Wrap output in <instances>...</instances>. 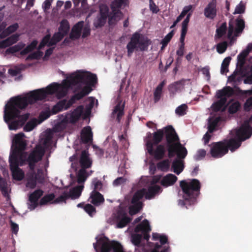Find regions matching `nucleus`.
I'll list each match as a JSON object with an SVG mask.
<instances>
[{
    "mask_svg": "<svg viewBox=\"0 0 252 252\" xmlns=\"http://www.w3.org/2000/svg\"><path fill=\"white\" fill-rule=\"evenodd\" d=\"M67 93L60 84L54 83L45 89L35 90L30 92L25 96L20 95L10 98L4 109L3 119L10 130H16L22 126L29 118L30 114L21 115V110L29 104L45 99L48 94H56L59 98L64 97Z\"/></svg>",
    "mask_w": 252,
    "mask_h": 252,
    "instance_id": "1",
    "label": "nucleus"
},
{
    "mask_svg": "<svg viewBox=\"0 0 252 252\" xmlns=\"http://www.w3.org/2000/svg\"><path fill=\"white\" fill-rule=\"evenodd\" d=\"M163 137L165 139L168 157L169 158H173L175 155L180 158H186L188 151L181 143L178 134L171 125L158 129L153 133L152 139L148 140L146 143L151 142L152 146L160 144Z\"/></svg>",
    "mask_w": 252,
    "mask_h": 252,
    "instance_id": "2",
    "label": "nucleus"
},
{
    "mask_svg": "<svg viewBox=\"0 0 252 252\" xmlns=\"http://www.w3.org/2000/svg\"><path fill=\"white\" fill-rule=\"evenodd\" d=\"M180 186L183 192V200L178 201L179 205L181 207L191 205L196 202V198L200 194V183L198 180L193 179L189 181L182 180L180 182Z\"/></svg>",
    "mask_w": 252,
    "mask_h": 252,
    "instance_id": "3",
    "label": "nucleus"
},
{
    "mask_svg": "<svg viewBox=\"0 0 252 252\" xmlns=\"http://www.w3.org/2000/svg\"><path fill=\"white\" fill-rule=\"evenodd\" d=\"M234 137L224 139L227 147L231 152L235 151L241 145L242 142L251 137L252 135V127L248 122L244 123L241 126L233 131Z\"/></svg>",
    "mask_w": 252,
    "mask_h": 252,
    "instance_id": "4",
    "label": "nucleus"
},
{
    "mask_svg": "<svg viewBox=\"0 0 252 252\" xmlns=\"http://www.w3.org/2000/svg\"><path fill=\"white\" fill-rule=\"evenodd\" d=\"M151 231V228L149 224V221L145 219L140 224H138L134 229L136 233L141 232L142 234H132L131 236V241L132 243L136 247L134 252H141L142 248H145L144 245H141V242L142 238L147 241H149L150 237L149 233Z\"/></svg>",
    "mask_w": 252,
    "mask_h": 252,
    "instance_id": "5",
    "label": "nucleus"
},
{
    "mask_svg": "<svg viewBox=\"0 0 252 252\" xmlns=\"http://www.w3.org/2000/svg\"><path fill=\"white\" fill-rule=\"evenodd\" d=\"M150 44V41L148 38L143 36L141 37L140 33H134L132 34L126 47L127 56L130 57L134 51H146Z\"/></svg>",
    "mask_w": 252,
    "mask_h": 252,
    "instance_id": "6",
    "label": "nucleus"
},
{
    "mask_svg": "<svg viewBox=\"0 0 252 252\" xmlns=\"http://www.w3.org/2000/svg\"><path fill=\"white\" fill-rule=\"evenodd\" d=\"M24 136L25 135L23 133H19L14 136L9 158L15 159L16 153L19 151H25L27 143L26 140L23 139Z\"/></svg>",
    "mask_w": 252,
    "mask_h": 252,
    "instance_id": "7",
    "label": "nucleus"
},
{
    "mask_svg": "<svg viewBox=\"0 0 252 252\" xmlns=\"http://www.w3.org/2000/svg\"><path fill=\"white\" fill-rule=\"evenodd\" d=\"M75 74L78 84L81 83L90 87L97 82L96 75L90 72L78 71Z\"/></svg>",
    "mask_w": 252,
    "mask_h": 252,
    "instance_id": "8",
    "label": "nucleus"
},
{
    "mask_svg": "<svg viewBox=\"0 0 252 252\" xmlns=\"http://www.w3.org/2000/svg\"><path fill=\"white\" fill-rule=\"evenodd\" d=\"M147 149L148 153L153 157L156 160H159L164 158L165 155L167 148L165 144H158L156 145V148L151 142L146 144Z\"/></svg>",
    "mask_w": 252,
    "mask_h": 252,
    "instance_id": "9",
    "label": "nucleus"
},
{
    "mask_svg": "<svg viewBox=\"0 0 252 252\" xmlns=\"http://www.w3.org/2000/svg\"><path fill=\"white\" fill-rule=\"evenodd\" d=\"M211 156L216 158H220L228 153L224 140L213 142L210 151Z\"/></svg>",
    "mask_w": 252,
    "mask_h": 252,
    "instance_id": "10",
    "label": "nucleus"
},
{
    "mask_svg": "<svg viewBox=\"0 0 252 252\" xmlns=\"http://www.w3.org/2000/svg\"><path fill=\"white\" fill-rule=\"evenodd\" d=\"M81 114L82 111L76 108L71 113H66L64 115L63 114L59 115V119L61 120L60 124L63 126H66L68 124H75L80 119Z\"/></svg>",
    "mask_w": 252,
    "mask_h": 252,
    "instance_id": "11",
    "label": "nucleus"
},
{
    "mask_svg": "<svg viewBox=\"0 0 252 252\" xmlns=\"http://www.w3.org/2000/svg\"><path fill=\"white\" fill-rule=\"evenodd\" d=\"M131 218L127 216L126 212L122 208L117 211L114 217L117 227L120 228L125 227L131 221Z\"/></svg>",
    "mask_w": 252,
    "mask_h": 252,
    "instance_id": "12",
    "label": "nucleus"
},
{
    "mask_svg": "<svg viewBox=\"0 0 252 252\" xmlns=\"http://www.w3.org/2000/svg\"><path fill=\"white\" fill-rule=\"evenodd\" d=\"M44 191L41 189L35 190L28 196V208L31 211L34 210L39 205V199L43 195Z\"/></svg>",
    "mask_w": 252,
    "mask_h": 252,
    "instance_id": "13",
    "label": "nucleus"
},
{
    "mask_svg": "<svg viewBox=\"0 0 252 252\" xmlns=\"http://www.w3.org/2000/svg\"><path fill=\"white\" fill-rule=\"evenodd\" d=\"M9 162L13 179L17 181L22 180L24 177V173L19 167L20 165L17 163L16 159L9 158Z\"/></svg>",
    "mask_w": 252,
    "mask_h": 252,
    "instance_id": "14",
    "label": "nucleus"
},
{
    "mask_svg": "<svg viewBox=\"0 0 252 252\" xmlns=\"http://www.w3.org/2000/svg\"><path fill=\"white\" fill-rule=\"evenodd\" d=\"M125 252L121 244L116 241H112L104 242L102 245L101 252Z\"/></svg>",
    "mask_w": 252,
    "mask_h": 252,
    "instance_id": "15",
    "label": "nucleus"
},
{
    "mask_svg": "<svg viewBox=\"0 0 252 252\" xmlns=\"http://www.w3.org/2000/svg\"><path fill=\"white\" fill-rule=\"evenodd\" d=\"M45 154L44 148L40 145H36L27 158V160L37 162L40 161Z\"/></svg>",
    "mask_w": 252,
    "mask_h": 252,
    "instance_id": "16",
    "label": "nucleus"
},
{
    "mask_svg": "<svg viewBox=\"0 0 252 252\" xmlns=\"http://www.w3.org/2000/svg\"><path fill=\"white\" fill-rule=\"evenodd\" d=\"M79 163L81 169H87L92 167L93 160L90 158L88 151L85 150L81 151Z\"/></svg>",
    "mask_w": 252,
    "mask_h": 252,
    "instance_id": "17",
    "label": "nucleus"
},
{
    "mask_svg": "<svg viewBox=\"0 0 252 252\" xmlns=\"http://www.w3.org/2000/svg\"><path fill=\"white\" fill-rule=\"evenodd\" d=\"M92 91V89L90 86H85L79 92L71 96L68 101V106L67 107H70L76 100H79L88 94Z\"/></svg>",
    "mask_w": 252,
    "mask_h": 252,
    "instance_id": "18",
    "label": "nucleus"
},
{
    "mask_svg": "<svg viewBox=\"0 0 252 252\" xmlns=\"http://www.w3.org/2000/svg\"><path fill=\"white\" fill-rule=\"evenodd\" d=\"M216 1L213 0L210 2L204 10L205 16L208 19L213 20L217 15Z\"/></svg>",
    "mask_w": 252,
    "mask_h": 252,
    "instance_id": "19",
    "label": "nucleus"
},
{
    "mask_svg": "<svg viewBox=\"0 0 252 252\" xmlns=\"http://www.w3.org/2000/svg\"><path fill=\"white\" fill-rule=\"evenodd\" d=\"M93 134L90 126L83 128L81 131V140L84 144L91 143L93 142Z\"/></svg>",
    "mask_w": 252,
    "mask_h": 252,
    "instance_id": "20",
    "label": "nucleus"
},
{
    "mask_svg": "<svg viewBox=\"0 0 252 252\" xmlns=\"http://www.w3.org/2000/svg\"><path fill=\"white\" fill-rule=\"evenodd\" d=\"M109 8L107 6H103L100 8V17L98 19L97 23L95 24L96 28L103 27L106 23L107 18L109 16Z\"/></svg>",
    "mask_w": 252,
    "mask_h": 252,
    "instance_id": "21",
    "label": "nucleus"
},
{
    "mask_svg": "<svg viewBox=\"0 0 252 252\" xmlns=\"http://www.w3.org/2000/svg\"><path fill=\"white\" fill-rule=\"evenodd\" d=\"M112 11L108 16V23L110 25L115 24L122 17L123 14L120 9L111 7Z\"/></svg>",
    "mask_w": 252,
    "mask_h": 252,
    "instance_id": "22",
    "label": "nucleus"
},
{
    "mask_svg": "<svg viewBox=\"0 0 252 252\" xmlns=\"http://www.w3.org/2000/svg\"><path fill=\"white\" fill-rule=\"evenodd\" d=\"M234 94V89L230 86H226L222 89L218 90L216 93V97H230Z\"/></svg>",
    "mask_w": 252,
    "mask_h": 252,
    "instance_id": "23",
    "label": "nucleus"
},
{
    "mask_svg": "<svg viewBox=\"0 0 252 252\" xmlns=\"http://www.w3.org/2000/svg\"><path fill=\"white\" fill-rule=\"evenodd\" d=\"M83 25L84 22L82 21L78 22L74 25L70 34L71 39H78L80 37Z\"/></svg>",
    "mask_w": 252,
    "mask_h": 252,
    "instance_id": "24",
    "label": "nucleus"
},
{
    "mask_svg": "<svg viewBox=\"0 0 252 252\" xmlns=\"http://www.w3.org/2000/svg\"><path fill=\"white\" fill-rule=\"evenodd\" d=\"M19 38V35L15 34L11 35L6 39L0 41V50L4 49L16 43Z\"/></svg>",
    "mask_w": 252,
    "mask_h": 252,
    "instance_id": "25",
    "label": "nucleus"
},
{
    "mask_svg": "<svg viewBox=\"0 0 252 252\" xmlns=\"http://www.w3.org/2000/svg\"><path fill=\"white\" fill-rule=\"evenodd\" d=\"M90 202L95 206H98L104 202L103 196L98 191H92L90 194Z\"/></svg>",
    "mask_w": 252,
    "mask_h": 252,
    "instance_id": "26",
    "label": "nucleus"
},
{
    "mask_svg": "<svg viewBox=\"0 0 252 252\" xmlns=\"http://www.w3.org/2000/svg\"><path fill=\"white\" fill-rule=\"evenodd\" d=\"M68 101L66 99H63L59 101L56 105L53 106L51 112L52 115L56 114L58 112L62 111L63 109L67 110L69 107H67L68 106Z\"/></svg>",
    "mask_w": 252,
    "mask_h": 252,
    "instance_id": "27",
    "label": "nucleus"
},
{
    "mask_svg": "<svg viewBox=\"0 0 252 252\" xmlns=\"http://www.w3.org/2000/svg\"><path fill=\"white\" fill-rule=\"evenodd\" d=\"M161 190V188L158 185H154L150 186L148 190L146 191L145 189V194L144 195L146 199H151L154 198L155 196Z\"/></svg>",
    "mask_w": 252,
    "mask_h": 252,
    "instance_id": "28",
    "label": "nucleus"
},
{
    "mask_svg": "<svg viewBox=\"0 0 252 252\" xmlns=\"http://www.w3.org/2000/svg\"><path fill=\"white\" fill-rule=\"evenodd\" d=\"M77 80L75 78V74L74 73H72L71 75L69 76L67 78V79L64 80L62 84H60L62 87H63V88L68 91V89L71 86H74L77 85Z\"/></svg>",
    "mask_w": 252,
    "mask_h": 252,
    "instance_id": "29",
    "label": "nucleus"
},
{
    "mask_svg": "<svg viewBox=\"0 0 252 252\" xmlns=\"http://www.w3.org/2000/svg\"><path fill=\"white\" fill-rule=\"evenodd\" d=\"M177 180V177L172 174H168L164 176L161 181V184L163 187H168L173 185Z\"/></svg>",
    "mask_w": 252,
    "mask_h": 252,
    "instance_id": "30",
    "label": "nucleus"
},
{
    "mask_svg": "<svg viewBox=\"0 0 252 252\" xmlns=\"http://www.w3.org/2000/svg\"><path fill=\"white\" fill-rule=\"evenodd\" d=\"M165 84V80H163L156 87L154 92V100L155 103L158 102L160 100L162 94V89Z\"/></svg>",
    "mask_w": 252,
    "mask_h": 252,
    "instance_id": "31",
    "label": "nucleus"
},
{
    "mask_svg": "<svg viewBox=\"0 0 252 252\" xmlns=\"http://www.w3.org/2000/svg\"><path fill=\"white\" fill-rule=\"evenodd\" d=\"M83 188V186H78L70 189L68 193V198H78L81 195Z\"/></svg>",
    "mask_w": 252,
    "mask_h": 252,
    "instance_id": "32",
    "label": "nucleus"
},
{
    "mask_svg": "<svg viewBox=\"0 0 252 252\" xmlns=\"http://www.w3.org/2000/svg\"><path fill=\"white\" fill-rule=\"evenodd\" d=\"M175 159L172 163V168L173 169V171L177 175L180 174L184 169V165L183 161L181 160L182 158H179Z\"/></svg>",
    "mask_w": 252,
    "mask_h": 252,
    "instance_id": "33",
    "label": "nucleus"
},
{
    "mask_svg": "<svg viewBox=\"0 0 252 252\" xmlns=\"http://www.w3.org/2000/svg\"><path fill=\"white\" fill-rule=\"evenodd\" d=\"M16 154V160L17 163L19 164L20 166H23L26 162H27V156L28 153L24 152V151H19Z\"/></svg>",
    "mask_w": 252,
    "mask_h": 252,
    "instance_id": "34",
    "label": "nucleus"
},
{
    "mask_svg": "<svg viewBox=\"0 0 252 252\" xmlns=\"http://www.w3.org/2000/svg\"><path fill=\"white\" fill-rule=\"evenodd\" d=\"M145 194V189L138 190L133 194L131 200V203H142L140 200L144 197Z\"/></svg>",
    "mask_w": 252,
    "mask_h": 252,
    "instance_id": "35",
    "label": "nucleus"
},
{
    "mask_svg": "<svg viewBox=\"0 0 252 252\" xmlns=\"http://www.w3.org/2000/svg\"><path fill=\"white\" fill-rule=\"evenodd\" d=\"M219 98L220 100L213 103L211 106L213 110L215 112H218L220 111L227 101V98L226 97H220Z\"/></svg>",
    "mask_w": 252,
    "mask_h": 252,
    "instance_id": "36",
    "label": "nucleus"
},
{
    "mask_svg": "<svg viewBox=\"0 0 252 252\" xmlns=\"http://www.w3.org/2000/svg\"><path fill=\"white\" fill-rule=\"evenodd\" d=\"M55 198V195L53 193L46 194L42 197L39 201V205L43 206L48 203H53V202Z\"/></svg>",
    "mask_w": 252,
    "mask_h": 252,
    "instance_id": "37",
    "label": "nucleus"
},
{
    "mask_svg": "<svg viewBox=\"0 0 252 252\" xmlns=\"http://www.w3.org/2000/svg\"><path fill=\"white\" fill-rule=\"evenodd\" d=\"M182 89V84L181 81H177L168 86V90L170 94H176L178 92L181 91Z\"/></svg>",
    "mask_w": 252,
    "mask_h": 252,
    "instance_id": "38",
    "label": "nucleus"
},
{
    "mask_svg": "<svg viewBox=\"0 0 252 252\" xmlns=\"http://www.w3.org/2000/svg\"><path fill=\"white\" fill-rule=\"evenodd\" d=\"M0 190L3 196L9 199L8 193L7 183L6 180L0 176Z\"/></svg>",
    "mask_w": 252,
    "mask_h": 252,
    "instance_id": "39",
    "label": "nucleus"
},
{
    "mask_svg": "<svg viewBox=\"0 0 252 252\" xmlns=\"http://www.w3.org/2000/svg\"><path fill=\"white\" fill-rule=\"evenodd\" d=\"M70 29L69 24L66 19H63L60 23L59 32H62L65 36L68 33Z\"/></svg>",
    "mask_w": 252,
    "mask_h": 252,
    "instance_id": "40",
    "label": "nucleus"
},
{
    "mask_svg": "<svg viewBox=\"0 0 252 252\" xmlns=\"http://www.w3.org/2000/svg\"><path fill=\"white\" fill-rule=\"evenodd\" d=\"M64 36L65 35L63 34L61 32H59V31L57 32H55L53 34L48 44V46L55 45L58 42L61 41Z\"/></svg>",
    "mask_w": 252,
    "mask_h": 252,
    "instance_id": "41",
    "label": "nucleus"
},
{
    "mask_svg": "<svg viewBox=\"0 0 252 252\" xmlns=\"http://www.w3.org/2000/svg\"><path fill=\"white\" fill-rule=\"evenodd\" d=\"M143 203H131L129 207V214L131 215H134L139 212L142 208Z\"/></svg>",
    "mask_w": 252,
    "mask_h": 252,
    "instance_id": "42",
    "label": "nucleus"
},
{
    "mask_svg": "<svg viewBox=\"0 0 252 252\" xmlns=\"http://www.w3.org/2000/svg\"><path fill=\"white\" fill-rule=\"evenodd\" d=\"M143 203H131L129 207V214L131 215H134L139 212L142 208Z\"/></svg>",
    "mask_w": 252,
    "mask_h": 252,
    "instance_id": "43",
    "label": "nucleus"
},
{
    "mask_svg": "<svg viewBox=\"0 0 252 252\" xmlns=\"http://www.w3.org/2000/svg\"><path fill=\"white\" fill-rule=\"evenodd\" d=\"M87 171L86 169H80L77 174V181L78 184L84 183L87 180Z\"/></svg>",
    "mask_w": 252,
    "mask_h": 252,
    "instance_id": "44",
    "label": "nucleus"
},
{
    "mask_svg": "<svg viewBox=\"0 0 252 252\" xmlns=\"http://www.w3.org/2000/svg\"><path fill=\"white\" fill-rule=\"evenodd\" d=\"M38 42L36 40H33L30 44L28 45L25 48L20 52L21 55H25L35 49Z\"/></svg>",
    "mask_w": 252,
    "mask_h": 252,
    "instance_id": "45",
    "label": "nucleus"
},
{
    "mask_svg": "<svg viewBox=\"0 0 252 252\" xmlns=\"http://www.w3.org/2000/svg\"><path fill=\"white\" fill-rule=\"evenodd\" d=\"M24 46L25 44L24 43L22 42H19L14 46L10 47L8 48H7L5 52L6 54H13L20 51L24 48Z\"/></svg>",
    "mask_w": 252,
    "mask_h": 252,
    "instance_id": "46",
    "label": "nucleus"
},
{
    "mask_svg": "<svg viewBox=\"0 0 252 252\" xmlns=\"http://www.w3.org/2000/svg\"><path fill=\"white\" fill-rule=\"evenodd\" d=\"M169 167L170 162L168 159H164L157 164L158 168L162 171H168Z\"/></svg>",
    "mask_w": 252,
    "mask_h": 252,
    "instance_id": "47",
    "label": "nucleus"
},
{
    "mask_svg": "<svg viewBox=\"0 0 252 252\" xmlns=\"http://www.w3.org/2000/svg\"><path fill=\"white\" fill-rule=\"evenodd\" d=\"M33 177L39 183H43L45 181L43 171L42 169H38L37 172L35 173L34 172L33 173Z\"/></svg>",
    "mask_w": 252,
    "mask_h": 252,
    "instance_id": "48",
    "label": "nucleus"
},
{
    "mask_svg": "<svg viewBox=\"0 0 252 252\" xmlns=\"http://www.w3.org/2000/svg\"><path fill=\"white\" fill-rule=\"evenodd\" d=\"M227 24L226 22L223 23L221 26L217 29L216 35L218 38L222 37L226 32Z\"/></svg>",
    "mask_w": 252,
    "mask_h": 252,
    "instance_id": "49",
    "label": "nucleus"
},
{
    "mask_svg": "<svg viewBox=\"0 0 252 252\" xmlns=\"http://www.w3.org/2000/svg\"><path fill=\"white\" fill-rule=\"evenodd\" d=\"M174 34V30L171 31L169 32L161 41V44H162V47L161 49L162 50L164 48L171 40Z\"/></svg>",
    "mask_w": 252,
    "mask_h": 252,
    "instance_id": "50",
    "label": "nucleus"
},
{
    "mask_svg": "<svg viewBox=\"0 0 252 252\" xmlns=\"http://www.w3.org/2000/svg\"><path fill=\"white\" fill-rule=\"evenodd\" d=\"M231 59V57H228L223 60L220 68V73L222 74H223L228 71V66Z\"/></svg>",
    "mask_w": 252,
    "mask_h": 252,
    "instance_id": "51",
    "label": "nucleus"
},
{
    "mask_svg": "<svg viewBox=\"0 0 252 252\" xmlns=\"http://www.w3.org/2000/svg\"><path fill=\"white\" fill-rule=\"evenodd\" d=\"M236 28L235 32L237 33H239L242 32L245 28V22L242 19L238 18L236 20Z\"/></svg>",
    "mask_w": 252,
    "mask_h": 252,
    "instance_id": "52",
    "label": "nucleus"
},
{
    "mask_svg": "<svg viewBox=\"0 0 252 252\" xmlns=\"http://www.w3.org/2000/svg\"><path fill=\"white\" fill-rule=\"evenodd\" d=\"M43 55V52L37 50V51L34 52L30 54L27 57V60H38L40 59Z\"/></svg>",
    "mask_w": 252,
    "mask_h": 252,
    "instance_id": "53",
    "label": "nucleus"
},
{
    "mask_svg": "<svg viewBox=\"0 0 252 252\" xmlns=\"http://www.w3.org/2000/svg\"><path fill=\"white\" fill-rule=\"evenodd\" d=\"M117 114V119L118 122L120 121V119L122 116L124 115L123 108H121L119 104L117 105L112 112L113 115Z\"/></svg>",
    "mask_w": 252,
    "mask_h": 252,
    "instance_id": "54",
    "label": "nucleus"
},
{
    "mask_svg": "<svg viewBox=\"0 0 252 252\" xmlns=\"http://www.w3.org/2000/svg\"><path fill=\"white\" fill-rule=\"evenodd\" d=\"M248 53L244 52H242L238 55L237 57L238 63L237 66H240V67H242L244 65L245 63V59Z\"/></svg>",
    "mask_w": 252,
    "mask_h": 252,
    "instance_id": "55",
    "label": "nucleus"
},
{
    "mask_svg": "<svg viewBox=\"0 0 252 252\" xmlns=\"http://www.w3.org/2000/svg\"><path fill=\"white\" fill-rule=\"evenodd\" d=\"M188 109V106L186 104H183L178 107L175 110V113L179 116H184L186 114V110Z\"/></svg>",
    "mask_w": 252,
    "mask_h": 252,
    "instance_id": "56",
    "label": "nucleus"
},
{
    "mask_svg": "<svg viewBox=\"0 0 252 252\" xmlns=\"http://www.w3.org/2000/svg\"><path fill=\"white\" fill-rule=\"evenodd\" d=\"M92 184L94 186V189L93 191H98L102 189V183L97 178H94L92 181Z\"/></svg>",
    "mask_w": 252,
    "mask_h": 252,
    "instance_id": "57",
    "label": "nucleus"
},
{
    "mask_svg": "<svg viewBox=\"0 0 252 252\" xmlns=\"http://www.w3.org/2000/svg\"><path fill=\"white\" fill-rule=\"evenodd\" d=\"M240 107V104L238 101H236L232 103L228 108V112L230 114H234L236 113Z\"/></svg>",
    "mask_w": 252,
    "mask_h": 252,
    "instance_id": "58",
    "label": "nucleus"
},
{
    "mask_svg": "<svg viewBox=\"0 0 252 252\" xmlns=\"http://www.w3.org/2000/svg\"><path fill=\"white\" fill-rule=\"evenodd\" d=\"M36 126V123L35 120H31L26 124L24 127V130L27 132L30 131L32 130Z\"/></svg>",
    "mask_w": 252,
    "mask_h": 252,
    "instance_id": "59",
    "label": "nucleus"
},
{
    "mask_svg": "<svg viewBox=\"0 0 252 252\" xmlns=\"http://www.w3.org/2000/svg\"><path fill=\"white\" fill-rule=\"evenodd\" d=\"M227 48V43L226 41H223L218 43L217 45V51L220 54L223 53Z\"/></svg>",
    "mask_w": 252,
    "mask_h": 252,
    "instance_id": "60",
    "label": "nucleus"
},
{
    "mask_svg": "<svg viewBox=\"0 0 252 252\" xmlns=\"http://www.w3.org/2000/svg\"><path fill=\"white\" fill-rule=\"evenodd\" d=\"M84 210L91 217H93V215L96 212L95 207L90 204H85L84 206Z\"/></svg>",
    "mask_w": 252,
    "mask_h": 252,
    "instance_id": "61",
    "label": "nucleus"
},
{
    "mask_svg": "<svg viewBox=\"0 0 252 252\" xmlns=\"http://www.w3.org/2000/svg\"><path fill=\"white\" fill-rule=\"evenodd\" d=\"M37 181L33 177V175H32L27 180L26 187L31 189H34L36 186Z\"/></svg>",
    "mask_w": 252,
    "mask_h": 252,
    "instance_id": "62",
    "label": "nucleus"
},
{
    "mask_svg": "<svg viewBox=\"0 0 252 252\" xmlns=\"http://www.w3.org/2000/svg\"><path fill=\"white\" fill-rule=\"evenodd\" d=\"M68 198V193L64 192L63 194L56 199H54L53 203V204H57L60 202H65L66 200Z\"/></svg>",
    "mask_w": 252,
    "mask_h": 252,
    "instance_id": "63",
    "label": "nucleus"
},
{
    "mask_svg": "<svg viewBox=\"0 0 252 252\" xmlns=\"http://www.w3.org/2000/svg\"><path fill=\"white\" fill-rule=\"evenodd\" d=\"M245 6L243 3L242 1H241L240 3L237 5L235 8V11L233 12L234 14H242L245 12Z\"/></svg>",
    "mask_w": 252,
    "mask_h": 252,
    "instance_id": "64",
    "label": "nucleus"
}]
</instances>
